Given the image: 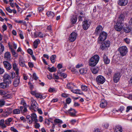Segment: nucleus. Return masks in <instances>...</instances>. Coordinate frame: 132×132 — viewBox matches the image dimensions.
Segmentation results:
<instances>
[{"mask_svg": "<svg viewBox=\"0 0 132 132\" xmlns=\"http://www.w3.org/2000/svg\"><path fill=\"white\" fill-rule=\"evenodd\" d=\"M117 22L114 26V29L118 31H121L123 28V22L125 17H118Z\"/></svg>", "mask_w": 132, "mask_h": 132, "instance_id": "1", "label": "nucleus"}, {"mask_svg": "<svg viewBox=\"0 0 132 132\" xmlns=\"http://www.w3.org/2000/svg\"><path fill=\"white\" fill-rule=\"evenodd\" d=\"M99 57L97 55H95L91 57L89 62V64L91 66H94L98 63L99 60Z\"/></svg>", "mask_w": 132, "mask_h": 132, "instance_id": "2", "label": "nucleus"}, {"mask_svg": "<svg viewBox=\"0 0 132 132\" xmlns=\"http://www.w3.org/2000/svg\"><path fill=\"white\" fill-rule=\"evenodd\" d=\"M107 35L106 32L104 31L101 32L98 39V43L99 44H102V42L106 39Z\"/></svg>", "mask_w": 132, "mask_h": 132, "instance_id": "3", "label": "nucleus"}, {"mask_svg": "<svg viewBox=\"0 0 132 132\" xmlns=\"http://www.w3.org/2000/svg\"><path fill=\"white\" fill-rule=\"evenodd\" d=\"M119 51L120 55L122 56L125 55L128 52L127 47L125 46H122L119 48Z\"/></svg>", "mask_w": 132, "mask_h": 132, "instance_id": "4", "label": "nucleus"}, {"mask_svg": "<svg viewBox=\"0 0 132 132\" xmlns=\"http://www.w3.org/2000/svg\"><path fill=\"white\" fill-rule=\"evenodd\" d=\"M82 27L84 30H87L91 24V21L89 20L85 19L82 22Z\"/></svg>", "mask_w": 132, "mask_h": 132, "instance_id": "5", "label": "nucleus"}, {"mask_svg": "<svg viewBox=\"0 0 132 132\" xmlns=\"http://www.w3.org/2000/svg\"><path fill=\"white\" fill-rule=\"evenodd\" d=\"M96 81L98 84H103L105 81L104 78L102 75H99L96 77Z\"/></svg>", "mask_w": 132, "mask_h": 132, "instance_id": "6", "label": "nucleus"}, {"mask_svg": "<svg viewBox=\"0 0 132 132\" xmlns=\"http://www.w3.org/2000/svg\"><path fill=\"white\" fill-rule=\"evenodd\" d=\"M77 36V34L76 32H73L70 35L69 40L71 42H73L76 40Z\"/></svg>", "mask_w": 132, "mask_h": 132, "instance_id": "7", "label": "nucleus"}, {"mask_svg": "<svg viewBox=\"0 0 132 132\" xmlns=\"http://www.w3.org/2000/svg\"><path fill=\"white\" fill-rule=\"evenodd\" d=\"M30 93L33 95H35L36 97L37 98H39L41 99H44L46 97L45 96L44 97L42 95H41L40 94L37 92L36 91H31L30 92Z\"/></svg>", "mask_w": 132, "mask_h": 132, "instance_id": "8", "label": "nucleus"}, {"mask_svg": "<svg viewBox=\"0 0 132 132\" xmlns=\"http://www.w3.org/2000/svg\"><path fill=\"white\" fill-rule=\"evenodd\" d=\"M121 76L119 72H117L114 75L113 79L114 82L115 83L117 82L119 80Z\"/></svg>", "mask_w": 132, "mask_h": 132, "instance_id": "9", "label": "nucleus"}, {"mask_svg": "<svg viewBox=\"0 0 132 132\" xmlns=\"http://www.w3.org/2000/svg\"><path fill=\"white\" fill-rule=\"evenodd\" d=\"M3 63L5 68L6 70H9L11 69L12 67L11 64L7 61H4Z\"/></svg>", "mask_w": 132, "mask_h": 132, "instance_id": "10", "label": "nucleus"}, {"mask_svg": "<svg viewBox=\"0 0 132 132\" xmlns=\"http://www.w3.org/2000/svg\"><path fill=\"white\" fill-rule=\"evenodd\" d=\"M128 2V0H119L118 3L121 6H125L127 4Z\"/></svg>", "mask_w": 132, "mask_h": 132, "instance_id": "11", "label": "nucleus"}, {"mask_svg": "<svg viewBox=\"0 0 132 132\" xmlns=\"http://www.w3.org/2000/svg\"><path fill=\"white\" fill-rule=\"evenodd\" d=\"M20 83V77L18 76V75H17L16 77L15 78L14 80L13 83V85L14 86H17Z\"/></svg>", "mask_w": 132, "mask_h": 132, "instance_id": "12", "label": "nucleus"}, {"mask_svg": "<svg viewBox=\"0 0 132 132\" xmlns=\"http://www.w3.org/2000/svg\"><path fill=\"white\" fill-rule=\"evenodd\" d=\"M9 84L5 82L0 83V88L2 89L7 88L9 87Z\"/></svg>", "mask_w": 132, "mask_h": 132, "instance_id": "13", "label": "nucleus"}, {"mask_svg": "<svg viewBox=\"0 0 132 132\" xmlns=\"http://www.w3.org/2000/svg\"><path fill=\"white\" fill-rule=\"evenodd\" d=\"M44 36V34L41 32H34V37L35 38H36L38 37L40 38H43Z\"/></svg>", "mask_w": 132, "mask_h": 132, "instance_id": "14", "label": "nucleus"}, {"mask_svg": "<svg viewBox=\"0 0 132 132\" xmlns=\"http://www.w3.org/2000/svg\"><path fill=\"white\" fill-rule=\"evenodd\" d=\"M102 30L103 28L102 27L101 25H98L96 29L95 33L96 35H98L102 31Z\"/></svg>", "mask_w": 132, "mask_h": 132, "instance_id": "15", "label": "nucleus"}, {"mask_svg": "<svg viewBox=\"0 0 132 132\" xmlns=\"http://www.w3.org/2000/svg\"><path fill=\"white\" fill-rule=\"evenodd\" d=\"M9 76L7 74H5L4 76V81L7 82L8 84H11V81L9 79Z\"/></svg>", "mask_w": 132, "mask_h": 132, "instance_id": "16", "label": "nucleus"}, {"mask_svg": "<svg viewBox=\"0 0 132 132\" xmlns=\"http://www.w3.org/2000/svg\"><path fill=\"white\" fill-rule=\"evenodd\" d=\"M107 105L106 101L104 100H102L101 101V103L100 105V106L102 108H104L106 107Z\"/></svg>", "mask_w": 132, "mask_h": 132, "instance_id": "17", "label": "nucleus"}, {"mask_svg": "<svg viewBox=\"0 0 132 132\" xmlns=\"http://www.w3.org/2000/svg\"><path fill=\"white\" fill-rule=\"evenodd\" d=\"M114 129V132H122V128L120 126H115Z\"/></svg>", "mask_w": 132, "mask_h": 132, "instance_id": "18", "label": "nucleus"}, {"mask_svg": "<svg viewBox=\"0 0 132 132\" xmlns=\"http://www.w3.org/2000/svg\"><path fill=\"white\" fill-rule=\"evenodd\" d=\"M24 61L23 58L22 57H20L19 59V63L21 66L24 67L26 66L24 63Z\"/></svg>", "mask_w": 132, "mask_h": 132, "instance_id": "19", "label": "nucleus"}, {"mask_svg": "<svg viewBox=\"0 0 132 132\" xmlns=\"http://www.w3.org/2000/svg\"><path fill=\"white\" fill-rule=\"evenodd\" d=\"M13 69L15 71V73L17 75H18L19 74V69L15 63H13Z\"/></svg>", "mask_w": 132, "mask_h": 132, "instance_id": "20", "label": "nucleus"}, {"mask_svg": "<svg viewBox=\"0 0 132 132\" xmlns=\"http://www.w3.org/2000/svg\"><path fill=\"white\" fill-rule=\"evenodd\" d=\"M103 61L104 63L106 64H109L110 62V60L107 56L105 54H104L103 56Z\"/></svg>", "mask_w": 132, "mask_h": 132, "instance_id": "21", "label": "nucleus"}, {"mask_svg": "<svg viewBox=\"0 0 132 132\" xmlns=\"http://www.w3.org/2000/svg\"><path fill=\"white\" fill-rule=\"evenodd\" d=\"M126 27H124L123 29L124 31L126 33H128L130 32L132 28L131 27H129L128 25L126 24Z\"/></svg>", "mask_w": 132, "mask_h": 132, "instance_id": "22", "label": "nucleus"}, {"mask_svg": "<svg viewBox=\"0 0 132 132\" xmlns=\"http://www.w3.org/2000/svg\"><path fill=\"white\" fill-rule=\"evenodd\" d=\"M40 43V41L38 39H36L34 42L33 43V46L34 47L35 49L37 48L38 45Z\"/></svg>", "mask_w": 132, "mask_h": 132, "instance_id": "23", "label": "nucleus"}, {"mask_svg": "<svg viewBox=\"0 0 132 132\" xmlns=\"http://www.w3.org/2000/svg\"><path fill=\"white\" fill-rule=\"evenodd\" d=\"M31 118L33 121L37 122L38 120L37 119L36 115L35 113H32L31 114Z\"/></svg>", "mask_w": 132, "mask_h": 132, "instance_id": "24", "label": "nucleus"}, {"mask_svg": "<svg viewBox=\"0 0 132 132\" xmlns=\"http://www.w3.org/2000/svg\"><path fill=\"white\" fill-rule=\"evenodd\" d=\"M74 85L73 83H72L71 82H68V83L67 85V88L69 89H71L73 88V86H74Z\"/></svg>", "mask_w": 132, "mask_h": 132, "instance_id": "25", "label": "nucleus"}, {"mask_svg": "<svg viewBox=\"0 0 132 132\" xmlns=\"http://www.w3.org/2000/svg\"><path fill=\"white\" fill-rule=\"evenodd\" d=\"M4 57L7 60H10L11 57V54L9 52H7L5 54Z\"/></svg>", "mask_w": 132, "mask_h": 132, "instance_id": "26", "label": "nucleus"}, {"mask_svg": "<svg viewBox=\"0 0 132 132\" xmlns=\"http://www.w3.org/2000/svg\"><path fill=\"white\" fill-rule=\"evenodd\" d=\"M71 91L73 93L77 94H81V91L79 89H71Z\"/></svg>", "mask_w": 132, "mask_h": 132, "instance_id": "27", "label": "nucleus"}, {"mask_svg": "<svg viewBox=\"0 0 132 132\" xmlns=\"http://www.w3.org/2000/svg\"><path fill=\"white\" fill-rule=\"evenodd\" d=\"M99 69L98 68L94 67L91 69V71L94 74L97 73Z\"/></svg>", "mask_w": 132, "mask_h": 132, "instance_id": "28", "label": "nucleus"}, {"mask_svg": "<svg viewBox=\"0 0 132 132\" xmlns=\"http://www.w3.org/2000/svg\"><path fill=\"white\" fill-rule=\"evenodd\" d=\"M4 120L2 119L0 120V126L3 128H4L6 127V126L4 124Z\"/></svg>", "mask_w": 132, "mask_h": 132, "instance_id": "29", "label": "nucleus"}, {"mask_svg": "<svg viewBox=\"0 0 132 132\" xmlns=\"http://www.w3.org/2000/svg\"><path fill=\"white\" fill-rule=\"evenodd\" d=\"M58 74H59L60 76L63 78H65L67 77V75L65 73H62L59 71H58Z\"/></svg>", "mask_w": 132, "mask_h": 132, "instance_id": "30", "label": "nucleus"}, {"mask_svg": "<svg viewBox=\"0 0 132 132\" xmlns=\"http://www.w3.org/2000/svg\"><path fill=\"white\" fill-rule=\"evenodd\" d=\"M56 57V55H53L51 57L50 59L52 63H54L55 62Z\"/></svg>", "mask_w": 132, "mask_h": 132, "instance_id": "31", "label": "nucleus"}, {"mask_svg": "<svg viewBox=\"0 0 132 132\" xmlns=\"http://www.w3.org/2000/svg\"><path fill=\"white\" fill-rule=\"evenodd\" d=\"M31 105L30 106H31V107H32L33 106H35L38 105L36 101L33 99H31Z\"/></svg>", "mask_w": 132, "mask_h": 132, "instance_id": "32", "label": "nucleus"}, {"mask_svg": "<svg viewBox=\"0 0 132 132\" xmlns=\"http://www.w3.org/2000/svg\"><path fill=\"white\" fill-rule=\"evenodd\" d=\"M38 108V105L36 106H33L32 107L30 106L29 107V109L30 110H34V111H36Z\"/></svg>", "mask_w": 132, "mask_h": 132, "instance_id": "33", "label": "nucleus"}, {"mask_svg": "<svg viewBox=\"0 0 132 132\" xmlns=\"http://www.w3.org/2000/svg\"><path fill=\"white\" fill-rule=\"evenodd\" d=\"M104 45H105L106 47H107L108 48L110 46V42L109 40L105 41L104 42Z\"/></svg>", "mask_w": 132, "mask_h": 132, "instance_id": "34", "label": "nucleus"}, {"mask_svg": "<svg viewBox=\"0 0 132 132\" xmlns=\"http://www.w3.org/2000/svg\"><path fill=\"white\" fill-rule=\"evenodd\" d=\"M77 17H72L71 18V21L72 23H75L77 21Z\"/></svg>", "mask_w": 132, "mask_h": 132, "instance_id": "35", "label": "nucleus"}, {"mask_svg": "<svg viewBox=\"0 0 132 132\" xmlns=\"http://www.w3.org/2000/svg\"><path fill=\"white\" fill-rule=\"evenodd\" d=\"M102 50H106L108 49V48L105 45H104V43L102 44L100 46Z\"/></svg>", "mask_w": 132, "mask_h": 132, "instance_id": "36", "label": "nucleus"}, {"mask_svg": "<svg viewBox=\"0 0 132 132\" xmlns=\"http://www.w3.org/2000/svg\"><path fill=\"white\" fill-rule=\"evenodd\" d=\"M80 73L82 74H84L87 72V71L85 69H80L79 70Z\"/></svg>", "mask_w": 132, "mask_h": 132, "instance_id": "37", "label": "nucleus"}, {"mask_svg": "<svg viewBox=\"0 0 132 132\" xmlns=\"http://www.w3.org/2000/svg\"><path fill=\"white\" fill-rule=\"evenodd\" d=\"M4 50V47L3 45L0 43V54Z\"/></svg>", "mask_w": 132, "mask_h": 132, "instance_id": "38", "label": "nucleus"}, {"mask_svg": "<svg viewBox=\"0 0 132 132\" xmlns=\"http://www.w3.org/2000/svg\"><path fill=\"white\" fill-rule=\"evenodd\" d=\"M5 103V101L3 99L0 100V107H2L4 106Z\"/></svg>", "mask_w": 132, "mask_h": 132, "instance_id": "39", "label": "nucleus"}, {"mask_svg": "<svg viewBox=\"0 0 132 132\" xmlns=\"http://www.w3.org/2000/svg\"><path fill=\"white\" fill-rule=\"evenodd\" d=\"M13 113L14 114H18L20 113V110L18 109H14L13 111Z\"/></svg>", "mask_w": 132, "mask_h": 132, "instance_id": "40", "label": "nucleus"}, {"mask_svg": "<svg viewBox=\"0 0 132 132\" xmlns=\"http://www.w3.org/2000/svg\"><path fill=\"white\" fill-rule=\"evenodd\" d=\"M47 15L48 16H55L54 13L51 12H48L47 13Z\"/></svg>", "mask_w": 132, "mask_h": 132, "instance_id": "41", "label": "nucleus"}, {"mask_svg": "<svg viewBox=\"0 0 132 132\" xmlns=\"http://www.w3.org/2000/svg\"><path fill=\"white\" fill-rule=\"evenodd\" d=\"M124 41L127 44H129L130 43V39L128 38H126L124 39Z\"/></svg>", "mask_w": 132, "mask_h": 132, "instance_id": "42", "label": "nucleus"}, {"mask_svg": "<svg viewBox=\"0 0 132 132\" xmlns=\"http://www.w3.org/2000/svg\"><path fill=\"white\" fill-rule=\"evenodd\" d=\"M81 88L83 91H87L88 89V88L87 86L85 85H82Z\"/></svg>", "mask_w": 132, "mask_h": 132, "instance_id": "43", "label": "nucleus"}, {"mask_svg": "<svg viewBox=\"0 0 132 132\" xmlns=\"http://www.w3.org/2000/svg\"><path fill=\"white\" fill-rule=\"evenodd\" d=\"M3 97L4 99H6L11 98V96L10 94H7L5 95H4L3 96Z\"/></svg>", "mask_w": 132, "mask_h": 132, "instance_id": "44", "label": "nucleus"}, {"mask_svg": "<svg viewBox=\"0 0 132 132\" xmlns=\"http://www.w3.org/2000/svg\"><path fill=\"white\" fill-rule=\"evenodd\" d=\"M48 70L51 72H55L56 71V68L54 67H52L51 68H49Z\"/></svg>", "mask_w": 132, "mask_h": 132, "instance_id": "45", "label": "nucleus"}, {"mask_svg": "<svg viewBox=\"0 0 132 132\" xmlns=\"http://www.w3.org/2000/svg\"><path fill=\"white\" fill-rule=\"evenodd\" d=\"M15 21L18 23H23V24H25L26 23V22L23 20H15Z\"/></svg>", "mask_w": 132, "mask_h": 132, "instance_id": "46", "label": "nucleus"}, {"mask_svg": "<svg viewBox=\"0 0 132 132\" xmlns=\"http://www.w3.org/2000/svg\"><path fill=\"white\" fill-rule=\"evenodd\" d=\"M54 122L57 123H63L62 121L58 119H56L54 120Z\"/></svg>", "mask_w": 132, "mask_h": 132, "instance_id": "47", "label": "nucleus"}, {"mask_svg": "<svg viewBox=\"0 0 132 132\" xmlns=\"http://www.w3.org/2000/svg\"><path fill=\"white\" fill-rule=\"evenodd\" d=\"M69 113L70 116L72 117H74L76 116V111H75V112L73 111L72 112H69Z\"/></svg>", "mask_w": 132, "mask_h": 132, "instance_id": "48", "label": "nucleus"}, {"mask_svg": "<svg viewBox=\"0 0 132 132\" xmlns=\"http://www.w3.org/2000/svg\"><path fill=\"white\" fill-rule=\"evenodd\" d=\"M11 51L12 53V54L13 55H15V57H17V55H16V53L15 52V51L12 48H11Z\"/></svg>", "mask_w": 132, "mask_h": 132, "instance_id": "49", "label": "nucleus"}, {"mask_svg": "<svg viewBox=\"0 0 132 132\" xmlns=\"http://www.w3.org/2000/svg\"><path fill=\"white\" fill-rule=\"evenodd\" d=\"M2 30L3 32L6 30L7 27V26L5 24L3 25L2 27Z\"/></svg>", "mask_w": 132, "mask_h": 132, "instance_id": "50", "label": "nucleus"}, {"mask_svg": "<svg viewBox=\"0 0 132 132\" xmlns=\"http://www.w3.org/2000/svg\"><path fill=\"white\" fill-rule=\"evenodd\" d=\"M35 127L36 128H38L40 127V125L37 122H35V125H34Z\"/></svg>", "mask_w": 132, "mask_h": 132, "instance_id": "51", "label": "nucleus"}, {"mask_svg": "<svg viewBox=\"0 0 132 132\" xmlns=\"http://www.w3.org/2000/svg\"><path fill=\"white\" fill-rule=\"evenodd\" d=\"M6 93V92L5 91L2 90H0V95H4Z\"/></svg>", "mask_w": 132, "mask_h": 132, "instance_id": "52", "label": "nucleus"}, {"mask_svg": "<svg viewBox=\"0 0 132 132\" xmlns=\"http://www.w3.org/2000/svg\"><path fill=\"white\" fill-rule=\"evenodd\" d=\"M131 109L132 110V106H129L127 107L126 111V112H128L129 110Z\"/></svg>", "mask_w": 132, "mask_h": 132, "instance_id": "53", "label": "nucleus"}, {"mask_svg": "<svg viewBox=\"0 0 132 132\" xmlns=\"http://www.w3.org/2000/svg\"><path fill=\"white\" fill-rule=\"evenodd\" d=\"M10 130L11 131L13 132H18V131L13 127H11Z\"/></svg>", "mask_w": 132, "mask_h": 132, "instance_id": "54", "label": "nucleus"}, {"mask_svg": "<svg viewBox=\"0 0 132 132\" xmlns=\"http://www.w3.org/2000/svg\"><path fill=\"white\" fill-rule=\"evenodd\" d=\"M10 76L12 79H13L15 77V74L14 72H12L10 74Z\"/></svg>", "mask_w": 132, "mask_h": 132, "instance_id": "55", "label": "nucleus"}, {"mask_svg": "<svg viewBox=\"0 0 132 132\" xmlns=\"http://www.w3.org/2000/svg\"><path fill=\"white\" fill-rule=\"evenodd\" d=\"M48 91L50 92H55V88H50L48 90Z\"/></svg>", "mask_w": 132, "mask_h": 132, "instance_id": "56", "label": "nucleus"}, {"mask_svg": "<svg viewBox=\"0 0 132 132\" xmlns=\"http://www.w3.org/2000/svg\"><path fill=\"white\" fill-rule=\"evenodd\" d=\"M33 77L34 79L35 80H37L38 78V77L37 76L36 73H35L33 74Z\"/></svg>", "mask_w": 132, "mask_h": 132, "instance_id": "57", "label": "nucleus"}, {"mask_svg": "<svg viewBox=\"0 0 132 132\" xmlns=\"http://www.w3.org/2000/svg\"><path fill=\"white\" fill-rule=\"evenodd\" d=\"M28 53L30 55H32L33 54L32 50L30 49H28L27 50Z\"/></svg>", "mask_w": 132, "mask_h": 132, "instance_id": "58", "label": "nucleus"}, {"mask_svg": "<svg viewBox=\"0 0 132 132\" xmlns=\"http://www.w3.org/2000/svg\"><path fill=\"white\" fill-rule=\"evenodd\" d=\"M19 32L20 33L19 35L20 38L22 39H23L24 38V37L22 33V32L21 31H19Z\"/></svg>", "mask_w": 132, "mask_h": 132, "instance_id": "59", "label": "nucleus"}, {"mask_svg": "<svg viewBox=\"0 0 132 132\" xmlns=\"http://www.w3.org/2000/svg\"><path fill=\"white\" fill-rule=\"evenodd\" d=\"M29 85L30 86V88L31 90H32L33 88V85H32V84L30 82H29L28 83Z\"/></svg>", "mask_w": 132, "mask_h": 132, "instance_id": "60", "label": "nucleus"}, {"mask_svg": "<svg viewBox=\"0 0 132 132\" xmlns=\"http://www.w3.org/2000/svg\"><path fill=\"white\" fill-rule=\"evenodd\" d=\"M71 101V99L69 98H68L66 100L67 103L68 104H69L70 103Z\"/></svg>", "mask_w": 132, "mask_h": 132, "instance_id": "61", "label": "nucleus"}, {"mask_svg": "<svg viewBox=\"0 0 132 132\" xmlns=\"http://www.w3.org/2000/svg\"><path fill=\"white\" fill-rule=\"evenodd\" d=\"M28 65L29 67L32 68L34 66V65L33 63L31 62H29L28 63Z\"/></svg>", "mask_w": 132, "mask_h": 132, "instance_id": "62", "label": "nucleus"}, {"mask_svg": "<svg viewBox=\"0 0 132 132\" xmlns=\"http://www.w3.org/2000/svg\"><path fill=\"white\" fill-rule=\"evenodd\" d=\"M109 126V125L107 123H105L103 125V126L104 128H108Z\"/></svg>", "mask_w": 132, "mask_h": 132, "instance_id": "63", "label": "nucleus"}, {"mask_svg": "<svg viewBox=\"0 0 132 132\" xmlns=\"http://www.w3.org/2000/svg\"><path fill=\"white\" fill-rule=\"evenodd\" d=\"M57 67L59 69H60L62 68V64H61L59 63L58 64L57 66Z\"/></svg>", "mask_w": 132, "mask_h": 132, "instance_id": "64", "label": "nucleus"}]
</instances>
